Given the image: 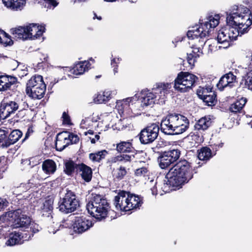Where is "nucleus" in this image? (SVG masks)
Listing matches in <instances>:
<instances>
[{
    "label": "nucleus",
    "instance_id": "nucleus-1",
    "mask_svg": "<svg viewBox=\"0 0 252 252\" xmlns=\"http://www.w3.org/2000/svg\"><path fill=\"white\" fill-rule=\"evenodd\" d=\"M227 27L218 31L217 40L222 45L219 48H227L238 36L247 32L252 24V15L249 9L243 5H235L226 17Z\"/></svg>",
    "mask_w": 252,
    "mask_h": 252
},
{
    "label": "nucleus",
    "instance_id": "nucleus-2",
    "mask_svg": "<svg viewBox=\"0 0 252 252\" xmlns=\"http://www.w3.org/2000/svg\"><path fill=\"white\" fill-rule=\"evenodd\" d=\"M190 163L186 159L181 160L171 168L166 177L167 181L164 185L179 186L188 183L193 177Z\"/></svg>",
    "mask_w": 252,
    "mask_h": 252
},
{
    "label": "nucleus",
    "instance_id": "nucleus-3",
    "mask_svg": "<svg viewBox=\"0 0 252 252\" xmlns=\"http://www.w3.org/2000/svg\"><path fill=\"white\" fill-rule=\"evenodd\" d=\"M189 127V121L183 115L171 114L162 118L161 131L167 135H177L185 132Z\"/></svg>",
    "mask_w": 252,
    "mask_h": 252
},
{
    "label": "nucleus",
    "instance_id": "nucleus-4",
    "mask_svg": "<svg viewBox=\"0 0 252 252\" xmlns=\"http://www.w3.org/2000/svg\"><path fill=\"white\" fill-rule=\"evenodd\" d=\"M172 84L171 83H159L156 84L151 92L149 90L142 92L141 102L143 106H147L154 103H164L166 95L170 93Z\"/></svg>",
    "mask_w": 252,
    "mask_h": 252
},
{
    "label": "nucleus",
    "instance_id": "nucleus-5",
    "mask_svg": "<svg viewBox=\"0 0 252 252\" xmlns=\"http://www.w3.org/2000/svg\"><path fill=\"white\" fill-rule=\"evenodd\" d=\"M11 222V227L14 228H22L24 232L32 233V235L39 231L40 227L37 223L32 221L30 217L25 214V212L18 209L8 213Z\"/></svg>",
    "mask_w": 252,
    "mask_h": 252
},
{
    "label": "nucleus",
    "instance_id": "nucleus-6",
    "mask_svg": "<svg viewBox=\"0 0 252 252\" xmlns=\"http://www.w3.org/2000/svg\"><path fill=\"white\" fill-rule=\"evenodd\" d=\"M88 212L98 220L105 219L110 209L106 199L100 194H92V197L87 205Z\"/></svg>",
    "mask_w": 252,
    "mask_h": 252
},
{
    "label": "nucleus",
    "instance_id": "nucleus-7",
    "mask_svg": "<svg viewBox=\"0 0 252 252\" xmlns=\"http://www.w3.org/2000/svg\"><path fill=\"white\" fill-rule=\"evenodd\" d=\"M219 19L220 16L218 15L209 16L206 21L201 23L199 27L198 25H196L189 30L187 32L188 37L190 39L196 38V40H198V37L203 39L206 37L209 34L210 29L214 28L218 25Z\"/></svg>",
    "mask_w": 252,
    "mask_h": 252
},
{
    "label": "nucleus",
    "instance_id": "nucleus-8",
    "mask_svg": "<svg viewBox=\"0 0 252 252\" xmlns=\"http://www.w3.org/2000/svg\"><path fill=\"white\" fill-rule=\"evenodd\" d=\"M10 228L9 226H1L0 228V234L8 238L5 242L6 245L8 246L21 244L25 241L29 240L33 236L32 233H21L16 231L10 232Z\"/></svg>",
    "mask_w": 252,
    "mask_h": 252
},
{
    "label": "nucleus",
    "instance_id": "nucleus-9",
    "mask_svg": "<svg viewBox=\"0 0 252 252\" xmlns=\"http://www.w3.org/2000/svg\"><path fill=\"white\" fill-rule=\"evenodd\" d=\"M198 77L188 72L181 71L178 74L174 80V88L175 91L181 93L188 92L197 81Z\"/></svg>",
    "mask_w": 252,
    "mask_h": 252
},
{
    "label": "nucleus",
    "instance_id": "nucleus-10",
    "mask_svg": "<svg viewBox=\"0 0 252 252\" xmlns=\"http://www.w3.org/2000/svg\"><path fill=\"white\" fill-rule=\"evenodd\" d=\"M79 207V202L75 194L70 191H67L63 197L59 202V210L68 214L75 211Z\"/></svg>",
    "mask_w": 252,
    "mask_h": 252
},
{
    "label": "nucleus",
    "instance_id": "nucleus-11",
    "mask_svg": "<svg viewBox=\"0 0 252 252\" xmlns=\"http://www.w3.org/2000/svg\"><path fill=\"white\" fill-rule=\"evenodd\" d=\"M159 127L156 124H152L143 129L139 134V140L143 144L153 142L158 137Z\"/></svg>",
    "mask_w": 252,
    "mask_h": 252
},
{
    "label": "nucleus",
    "instance_id": "nucleus-12",
    "mask_svg": "<svg viewBox=\"0 0 252 252\" xmlns=\"http://www.w3.org/2000/svg\"><path fill=\"white\" fill-rule=\"evenodd\" d=\"M180 151L178 149H172L160 154L158 158L161 168L165 169L177 160L180 156Z\"/></svg>",
    "mask_w": 252,
    "mask_h": 252
},
{
    "label": "nucleus",
    "instance_id": "nucleus-13",
    "mask_svg": "<svg viewBox=\"0 0 252 252\" xmlns=\"http://www.w3.org/2000/svg\"><path fill=\"white\" fill-rule=\"evenodd\" d=\"M79 140V138L77 135L63 132L59 133L57 136L56 146L57 150L62 151L71 143L76 144Z\"/></svg>",
    "mask_w": 252,
    "mask_h": 252
},
{
    "label": "nucleus",
    "instance_id": "nucleus-14",
    "mask_svg": "<svg viewBox=\"0 0 252 252\" xmlns=\"http://www.w3.org/2000/svg\"><path fill=\"white\" fill-rule=\"evenodd\" d=\"M20 102L3 99L0 106V120H4L14 113L19 107Z\"/></svg>",
    "mask_w": 252,
    "mask_h": 252
},
{
    "label": "nucleus",
    "instance_id": "nucleus-15",
    "mask_svg": "<svg viewBox=\"0 0 252 252\" xmlns=\"http://www.w3.org/2000/svg\"><path fill=\"white\" fill-rule=\"evenodd\" d=\"M72 222L74 231L79 234L82 233L92 226V221L83 216L76 217Z\"/></svg>",
    "mask_w": 252,
    "mask_h": 252
},
{
    "label": "nucleus",
    "instance_id": "nucleus-16",
    "mask_svg": "<svg viewBox=\"0 0 252 252\" xmlns=\"http://www.w3.org/2000/svg\"><path fill=\"white\" fill-rule=\"evenodd\" d=\"M128 192L125 191H120L115 196L114 204L117 210L123 211H129L128 204Z\"/></svg>",
    "mask_w": 252,
    "mask_h": 252
},
{
    "label": "nucleus",
    "instance_id": "nucleus-17",
    "mask_svg": "<svg viewBox=\"0 0 252 252\" xmlns=\"http://www.w3.org/2000/svg\"><path fill=\"white\" fill-rule=\"evenodd\" d=\"M236 82V77L232 72H229L223 75L217 84L218 89L222 91L226 87L231 88Z\"/></svg>",
    "mask_w": 252,
    "mask_h": 252
},
{
    "label": "nucleus",
    "instance_id": "nucleus-18",
    "mask_svg": "<svg viewBox=\"0 0 252 252\" xmlns=\"http://www.w3.org/2000/svg\"><path fill=\"white\" fill-rule=\"evenodd\" d=\"M28 39H35L40 37L44 32L45 28L42 26L31 24L26 26Z\"/></svg>",
    "mask_w": 252,
    "mask_h": 252
},
{
    "label": "nucleus",
    "instance_id": "nucleus-19",
    "mask_svg": "<svg viewBox=\"0 0 252 252\" xmlns=\"http://www.w3.org/2000/svg\"><path fill=\"white\" fill-rule=\"evenodd\" d=\"M247 58L251 59L250 71L247 75L244 77L240 83V87L243 89L252 90V52L247 55Z\"/></svg>",
    "mask_w": 252,
    "mask_h": 252
},
{
    "label": "nucleus",
    "instance_id": "nucleus-20",
    "mask_svg": "<svg viewBox=\"0 0 252 252\" xmlns=\"http://www.w3.org/2000/svg\"><path fill=\"white\" fill-rule=\"evenodd\" d=\"M16 77L10 75L0 76V92L6 91L17 83Z\"/></svg>",
    "mask_w": 252,
    "mask_h": 252
},
{
    "label": "nucleus",
    "instance_id": "nucleus-21",
    "mask_svg": "<svg viewBox=\"0 0 252 252\" xmlns=\"http://www.w3.org/2000/svg\"><path fill=\"white\" fill-rule=\"evenodd\" d=\"M39 86L38 87H34L30 90L29 91H27V94L29 95V96L32 97L33 99H40L42 98L44 94L46 91V85L45 83H39Z\"/></svg>",
    "mask_w": 252,
    "mask_h": 252
},
{
    "label": "nucleus",
    "instance_id": "nucleus-22",
    "mask_svg": "<svg viewBox=\"0 0 252 252\" xmlns=\"http://www.w3.org/2000/svg\"><path fill=\"white\" fill-rule=\"evenodd\" d=\"M7 135H8V138H6L3 141L6 147L15 143L21 137L22 132L18 129H15L12 131L10 133L8 132Z\"/></svg>",
    "mask_w": 252,
    "mask_h": 252
},
{
    "label": "nucleus",
    "instance_id": "nucleus-23",
    "mask_svg": "<svg viewBox=\"0 0 252 252\" xmlns=\"http://www.w3.org/2000/svg\"><path fill=\"white\" fill-rule=\"evenodd\" d=\"M54 200L52 198L46 199L41 207V213L42 216L49 218H52V213L53 209V204Z\"/></svg>",
    "mask_w": 252,
    "mask_h": 252
},
{
    "label": "nucleus",
    "instance_id": "nucleus-24",
    "mask_svg": "<svg viewBox=\"0 0 252 252\" xmlns=\"http://www.w3.org/2000/svg\"><path fill=\"white\" fill-rule=\"evenodd\" d=\"M27 30L26 27L19 26L16 28L11 29L10 32L15 37L26 40L28 39Z\"/></svg>",
    "mask_w": 252,
    "mask_h": 252
},
{
    "label": "nucleus",
    "instance_id": "nucleus-25",
    "mask_svg": "<svg viewBox=\"0 0 252 252\" xmlns=\"http://www.w3.org/2000/svg\"><path fill=\"white\" fill-rule=\"evenodd\" d=\"M90 65V64L88 62H80L75 65L72 72L75 75H81L88 70Z\"/></svg>",
    "mask_w": 252,
    "mask_h": 252
},
{
    "label": "nucleus",
    "instance_id": "nucleus-26",
    "mask_svg": "<svg viewBox=\"0 0 252 252\" xmlns=\"http://www.w3.org/2000/svg\"><path fill=\"white\" fill-rule=\"evenodd\" d=\"M116 94V91H105L102 94H97L94 100L95 103H102L109 100L113 95Z\"/></svg>",
    "mask_w": 252,
    "mask_h": 252
},
{
    "label": "nucleus",
    "instance_id": "nucleus-27",
    "mask_svg": "<svg viewBox=\"0 0 252 252\" xmlns=\"http://www.w3.org/2000/svg\"><path fill=\"white\" fill-rule=\"evenodd\" d=\"M42 168L47 174H53L56 170V164L52 159H47L43 162Z\"/></svg>",
    "mask_w": 252,
    "mask_h": 252
},
{
    "label": "nucleus",
    "instance_id": "nucleus-28",
    "mask_svg": "<svg viewBox=\"0 0 252 252\" xmlns=\"http://www.w3.org/2000/svg\"><path fill=\"white\" fill-rule=\"evenodd\" d=\"M80 172H81V175L82 178L86 182L90 181L92 178V170L90 167L81 164L78 167Z\"/></svg>",
    "mask_w": 252,
    "mask_h": 252
},
{
    "label": "nucleus",
    "instance_id": "nucleus-29",
    "mask_svg": "<svg viewBox=\"0 0 252 252\" xmlns=\"http://www.w3.org/2000/svg\"><path fill=\"white\" fill-rule=\"evenodd\" d=\"M246 98L242 97L232 103L229 107V109L230 111L233 113L240 112L246 104Z\"/></svg>",
    "mask_w": 252,
    "mask_h": 252
},
{
    "label": "nucleus",
    "instance_id": "nucleus-30",
    "mask_svg": "<svg viewBox=\"0 0 252 252\" xmlns=\"http://www.w3.org/2000/svg\"><path fill=\"white\" fill-rule=\"evenodd\" d=\"M44 83L43 81L42 77L40 75H35L32 77L27 84L26 91L31 90L33 88L38 87L39 83Z\"/></svg>",
    "mask_w": 252,
    "mask_h": 252
},
{
    "label": "nucleus",
    "instance_id": "nucleus-31",
    "mask_svg": "<svg viewBox=\"0 0 252 252\" xmlns=\"http://www.w3.org/2000/svg\"><path fill=\"white\" fill-rule=\"evenodd\" d=\"M128 204L129 211L137 208L141 206L142 202L138 196L130 194L128 192Z\"/></svg>",
    "mask_w": 252,
    "mask_h": 252
},
{
    "label": "nucleus",
    "instance_id": "nucleus-32",
    "mask_svg": "<svg viewBox=\"0 0 252 252\" xmlns=\"http://www.w3.org/2000/svg\"><path fill=\"white\" fill-rule=\"evenodd\" d=\"M126 174V169L123 166H120L119 168L114 169L112 171L113 177L117 181L123 179Z\"/></svg>",
    "mask_w": 252,
    "mask_h": 252
},
{
    "label": "nucleus",
    "instance_id": "nucleus-33",
    "mask_svg": "<svg viewBox=\"0 0 252 252\" xmlns=\"http://www.w3.org/2000/svg\"><path fill=\"white\" fill-rule=\"evenodd\" d=\"M211 122L206 117L201 118L194 125L195 129L198 130H206L210 126Z\"/></svg>",
    "mask_w": 252,
    "mask_h": 252
},
{
    "label": "nucleus",
    "instance_id": "nucleus-34",
    "mask_svg": "<svg viewBox=\"0 0 252 252\" xmlns=\"http://www.w3.org/2000/svg\"><path fill=\"white\" fill-rule=\"evenodd\" d=\"M133 148L129 142H121L117 145V150L120 153L130 152Z\"/></svg>",
    "mask_w": 252,
    "mask_h": 252
},
{
    "label": "nucleus",
    "instance_id": "nucleus-35",
    "mask_svg": "<svg viewBox=\"0 0 252 252\" xmlns=\"http://www.w3.org/2000/svg\"><path fill=\"white\" fill-rule=\"evenodd\" d=\"M32 180H30L29 182L26 184H21L20 186L15 188L13 192L15 194L19 195L21 192H25L31 189L33 185V183L32 182Z\"/></svg>",
    "mask_w": 252,
    "mask_h": 252
},
{
    "label": "nucleus",
    "instance_id": "nucleus-36",
    "mask_svg": "<svg viewBox=\"0 0 252 252\" xmlns=\"http://www.w3.org/2000/svg\"><path fill=\"white\" fill-rule=\"evenodd\" d=\"M211 157V151L208 147H203L201 148L198 154V158L200 160H208Z\"/></svg>",
    "mask_w": 252,
    "mask_h": 252
},
{
    "label": "nucleus",
    "instance_id": "nucleus-37",
    "mask_svg": "<svg viewBox=\"0 0 252 252\" xmlns=\"http://www.w3.org/2000/svg\"><path fill=\"white\" fill-rule=\"evenodd\" d=\"M107 154V152L106 150H102L95 153L90 154L89 158L93 161L99 162L105 158Z\"/></svg>",
    "mask_w": 252,
    "mask_h": 252
},
{
    "label": "nucleus",
    "instance_id": "nucleus-38",
    "mask_svg": "<svg viewBox=\"0 0 252 252\" xmlns=\"http://www.w3.org/2000/svg\"><path fill=\"white\" fill-rule=\"evenodd\" d=\"M134 157L133 155H128L126 154H123L117 156L112 158V162L113 163H116L117 162H126L127 161H130L131 158Z\"/></svg>",
    "mask_w": 252,
    "mask_h": 252
},
{
    "label": "nucleus",
    "instance_id": "nucleus-39",
    "mask_svg": "<svg viewBox=\"0 0 252 252\" xmlns=\"http://www.w3.org/2000/svg\"><path fill=\"white\" fill-rule=\"evenodd\" d=\"M37 1L38 3H40L47 9H53L59 4V2H58L56 0H37Z\"/></svg>",
    "mask_w": 252,
    "mask_h": 252
},
{
    "label": "nucleus",
    "instance_id": "nucleus-40",
    "mask_svg": "<svg viewBox=\"0 0 252 252\" xmlns=\"http://www.w3.org/2000/svg\"><path fill=\"white\" fill-rule=\"evenodd\" d=\"M216 95L213 92H210L208 95L202 99L208 106H212L215 104Z\"/></svg>",
    "mask_w": 252,
    "mask_h": 252
},
{
    "label": "nucleus",
    "instance_id": "nucleus-41",
    "mask_svg": "<svg viewBox=\"0 0 252 252\" xmlns=\"http://www.w3.org/2000/svg\"><path fill=\"white\" fill-rule=\"evenodd\" d=\"M25 3V0H14L11 9L14 10H21L23 8Z\"/></svg>",
    "mask_w": 252,
    "mask_h": 252
},
{
    "label": "nucleus",
    "instance_id": "nucleus-42",
    "mask_svg": "<svg viewBox=\"0 0 252 252\" xmlns=\"http://www.w3.org/2000/svg\"><path fill=\"white\" fill-rule=\"evenodd\" d=\"M212 92L210 88H202L197 90V94L198 97L201 99L205 96L208 95L209 93Z\"/></svg>",
    "mask_w": 252,
    "mask_h": 252
},
{
    "label": "nucleus",
    "instance_id": "nucleus-43",
    "mask_svg": "<svg viewBox=\"0 0 252 252\" xmlns=\"http://www.w3.org/2000/svg\"><path fill=\"white\" fill-rule=\"evenodd\" d=\"M74 170V163L72 162H68L65 163V172L68 175H70Z\"/></svg>",
    "mask_w": 252,
    "mask_h": 252
},
{
    "label": "nucleus",
    "instance_id": "nucleus-44",
    "mask_svg": "<svg viewBox=\"0 0 252 252\" xmlns=\"http://www.w3.org/2000/svg\"><path fill=\"white\" fill-rule=\"evenodd\" d=\"M18 75L19 77H22L28 74V70L27 67L22 64L17 69Z\"/></svg>",
    "mask_w": 252,
    "mask_h": 252
},
{
    "label": "nucleus",
    "instance_id": "nucleus-45",
    "mask_svg": "<svg viewBox=\"0 0 252 252\" xmlns=\"http://www.w3.org/2000/svg\"><path fill=\"white\" fill-rule=\"evenodd\" d=\"M192 48L193 49L191 53L193 56H195V58H198L203 54L202 49L200 47H197L196 45H193Z\"/></svg>",
    "mask_w": 252,
    "mask_h": 252
},
{
    "label": "nucleus",
    "instance_id": "nucleus-46",
    "mask_svg": "<svg viewBox=\"0 0 252 252\" xmlns=\"http://www.w3.org/2000/svg\"><path fill=\"white\" fill-rule=\"evenodd\" d=\"M148 172V169L146 167H141L137 169L135 171V174L137 176H145Z\"/></svg>",
    "mask_w": 252,
    "mask_h": 252
},
{
    "label": "nucleus",
    "instance_id": "nucleus-47",
    "mask_svg": "<svg viewBox=\"0 0 252 252\" xmlns=\"http://www.w3.org/2000/svg\"><path fill=\"white\" fill-rule=\"evenodd\" d=\"M131 100L129 98H127L122 100H117L116 107L119 110H121L124 108V102H129Z\"/></svg>",
    "mask_w": 252,
    "mask_h": 252
},
{
    "label": "nucleus",
    "instance_id": "nucleus-48",
    "mask_svg": "<svg viewBox=\"0 0 252 252\" xmlns=\"http://www.w3.org/2000/svg\"><path fill=\"white\" fill-rule=\"evenodd\" d=\"M8 134V130L6 128L5 129L0 128V143L3 142L7 136Z\"/></svg>",
    "mask_w": 252,
    "mask_h": 252
},
{
    "label": "nucleus",
    "instance_id": "nucleus-49",
    "mask_svg": "<svg viewBox=\"0 0 252 252\" xmlns=\"http://www.w3.org/2000/svg\"><path fill=\"white\" fill-rule=\"evenodd\" d=\"M21 65L20 63L14 60H11L9 63L10 67L13 70L17 69Z\"/></svg>",
    "mask_w": 252,
    "mask_h": 252
},
{
    "label": "nucleus",
    "instance_id": "nucleus-50",
    "mask_svg": "<svg viewBox=\"0 0 252 252\" xmlns=\"http://www.w3.org/2000/svg\"><path fill=\"white\" fill-rule=\"evenodd\" d=\"M196 58H195V56H193L192 53L187 54V61L191 66L194 65Z\"/></svg>",
    "mask_w": 252,
    "mask_h": 252
},
{
    "label": "nucleus",
    "instance_id": "nucleus-51",
    "mask_svg": "<svg viewBox=\"0 0 252 252\" xmlns=\"http://www.w3.org/2000/svg\"><path fill=\"white\" fill-rule=\"evenodd\" d=\"M6 38H3L1 40V42H0V43L3 44L5 45H10L12 44V40L10 39V36L6 33Z\"/></svg>",
    "mask_w": 252,
    "mask_h": 252
},
{
    "label": "nucleus",
    "instance_id": "nucleus-52",
    "mask_svg": "<svg viewBox=\"0 0 252 252\" xmlns=\"http://www.w3.org/2000/svg\"><path fill=\"white\" fill-rule=\"evenodd\" d=\"M62 118L63 119V123L65 124H69L70 120L69 116L64 112L63 114Z\"/></svg>",
    "mask_w": 252,
    "mask_h": 252
},
{
    "label": "nucleus",
    "instance_id": "nucleus-53",
    "mask_svg": "<svg viewBox=\"0 0 252 252\" xmlns=\"http://www.w3.org/2000/svg\"><path fill=\"white\" fill-rule=\"evenodd\" d=\"M150 183L152 185H154L151 188V190L152 192V194L153 195H156L157 194V187H156V182H154L153 181H151Z\"/></svg>",
    "mask_w": 252,
    "mask_h": 252
},
{
    "label": "nucleus",
    "instance_id": "nucleus-54",
    "mask_svg": "<svg viewBox=\"0 0 252 252\" xmlns=\"http://www.w3.org/2000/svg\"><path fill=\"white\" fill-rule=\"evenodd\" d=\"M8 202L6 199L0 198V211L7 206Z\"/></svg>",
    "mask_w": 252,
    "mask_h": 252
},
{
    "label": "nucleus",
    "instance_id": "nucleus-55",
    "mask_svg": "<svg viewBox=\"0 0 252 252\" xmlns=\"http://www.w3.org/2000/svg\"><path fill=\"white\" fill-rule=\"evenodd\" d=\"M13 1H14V0H2V2L5 6L10 8H11Z\"/></svg>",
    "mask_w": 252,
    "mask_h": 252
},
{
    "label": "nucleus",
    "instance_id": "nucleus-56",
    "mask_svg": "<svg viewBox=\"0 0 252 252\" xmlns=\"http://www.w3.org/2000/svg\"><path fill=\"white\" fill-rule=\"evenodd\" d=\"M121 61V59L120 58H113L111 60V65H118V64L120 63Z\"/></svg>",
    "mask_w": 252,
    "mask_h": 252
},
{
    "label": "nucleus",
    "instance_id": "nucleus-57",
    "mask_svg": "<svg viewBox=\"0 0 252 252\" xmlns=\"http://www.w3.org/2000/svg\"><path fill=\"white\" fill-rule=\"evenodd\" d=\"M6 32L0 30V42H1V40L3 38H6Z\"/></svg>",
    "mask_w": 252,
    "mask_h": 252
},
{
    "label": "nucleus",
    "instance_id": "nucleus-58",
    "mask_svg": "<svg viewBox=\"0 0 252 252\" xmlns=\"http://www.w3.org/2000/svg\"><path fill=\"white\" fill-rule=\"evenodd\" d=\"M111 66H112V67H114V69H113L114 74H116V73H117L118 72V65L116 64V65H111Z\"/></svg>",
    "mask_w": 252,
    "mask_h": 252
},
{
    "label": "nucleus",
    "instance_id": "nucleus-59",
    "mask_svg": "<svg viewBox=\"0 0 252 252\" xmlns=\"http://www.w3.org/2000/svg\"><path fill=\"white\" fill-rule=\"evenodd\" d=\"M223 143L222 142H221L218 144H215V146H216V148H215L216 150H218L219 148H221L223 146Z\"/></svg>",
    "mask_w": 252,
    "mask_h": 252
},
{
    "label": "nucleus",
    "instance_id": "nucleus-60",
    "mask_svg": "<svg viewBox=\"0 0 252 252\" xmlns=\"http://www.w3.org/2000/svg\"><path fill=\"white\" fill-rule=\"evenodd\" d=\"M95 18L99 20L101 19V16H97L95 13H94L93 19H95Z\"/></svg>",
    "mask_w": 252,
    "mask_h": 252
},
{
    "label": "nucleus",
    "instance_id": "nucleus-61",
    "mask_svg": "<svg viewBox=\"0 0 252 252\" xmlns=\"http://www.w3.org/2000/svg\"><path fill=\"white\" fill-rule=\"evenodd\" d=\"M87 134H93L94 131L92 130H89L87 132H85V135H87Z\"/></svg>",
    "mask_w": 252,
    "mask_h": 252
},
{
    "label": "nucleus",
    "instance_id": "nucleus-62",
    "mask_svg": "<svg viewBox=\"0 0 252 252\" xmlns=\"http://www.w3.org/2000/svg\"><path fill=\"white\" fill-rule=\"evenodd\" d=\"M90 139H91V143L92 144H94L95 143L96 139L94 138H90Z\"/></svg>",
    "mask_w": 252,
    "mask_h": 252
},
{
    "label": "nucleus",
    "instance_id": "nucleus-63",
    "mask_svg": "<svg viewBox=\"0 0 252 252\" xmlns=\"http://www.w3.org/2000/svg\"><path fill=\"white\" fill-rule=\"evenodd\" d=\"M198 41H199V42H201V46H202V44H205V42H206V41L205 42L203 40H201L200 39H199V40H198Z\"/></svg>",
    "mask_w": 252,
    "mask_h": 252
},
{
    "label": "nucleus",
    "instance_id": "nucleus-64",
    "mask_svg": "<svg viewBox=\"0 0 252 252\" xmlns=\"http://www.w3.org/2000/svg\"><path fill=\"white\" fill-rule=\"evenodd\" d=\"M94 138L97 140H98L99 139V136L98 134H96L95 135V138Z\"/></svg>",
    "mask_w": 252,
    "mask_h": 252
}]
</instances>
